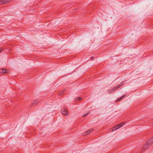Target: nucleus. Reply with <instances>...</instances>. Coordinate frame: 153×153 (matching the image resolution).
I'll return each instance as SVG.
<instances>
[{
    "mask_svg": "<svg viewBox=\"0 0 153 153\" xmlns=\"http://www.w3.org/2000/svg\"><path fill=\"white\" fill-rule=\"evenodd\" d=\"M88 114H89V113H86V114H84L82 116L83 117H85L86 116H87Z\"/></svg>",
    "mask_w": 153,
    "mask_h": 153,
    "instance_id": "obj_12",
    "label": "nucleus"
},
{
    "mask_svg": "<svg viewBox=\"0 0 153 153\" xmlns=\"http://www.w3.org/2000/svg\"><path fill=\"white\" fill-rule=\"evenodd\" d=\"M150 145H148L147 143L143 147V149L145 150L147 149L148 147H149Z\"/></svg>",
    "mask_w": 153,
    "mask_h": 153,
    "instance_id": "obj_7",
    "label": "nucleus"
},
{
    "mask_svg": "<svg viewBox=\"0 0 153 153\" xmlns=\"http://www.w3.org/2000/svg\"><path fill=\"white\" fill-rule=\"evenodd\" d=\"M78 100H79V101H80L81 100V98L80 97H78Z\"/></svg>",
    "mask_w": 153,
    "mask_h": 153,
    "instance_id": "obj_15",
    "label": "nucleus"
},
{
    "mask_svg": "<svg viewBox=\"0 0 153 153\" xmlns=\"http://www.w3.org/2000/svg\"><path fill=\"white\" fill-rule=\"evenodd\" d=\"M151 123H152V124H153V122H152Z\"/></svg>",
    "mask_w": 153,
    "mask_h": 153,
    "instance_id": "obj_16",
    "label": "nucleus"
},
{
    "mask_svg": "<svg viewBox=\"0 0 153 153\" xmlns=\"http://www.w3.org/2000/svg\"><path fill=\"white\" fill-rule=\"evenodd\" d=\"M38 100H36L34 102H33V103L32 104L33 105H36L37 103H38Z\"/></svg>",
    "mask_w": 153,
    "mask_h": 153,
    "instance_id": "obj_10",
    "label": "nucleus"
},
{
    "mask_svg": "<svg viewBox=\"0 0 153 153\" xmlns=\"http://www.w3.org/2000/svg\"><path fill=\"white\" fill-rule=\"evenodd\" d=\"M93 130V129H90L88 131L86 132L85 134L88 135V134H89Z\"/></svg>",
    "mask_w": 153,
    "mask_h": 153,
    "instance_id": "obj_8",
    "label": "nucleus"
},
{
    "mask_svg": "<svg viewBox=\"0 0 153 153\" xmlns=\"http://www.w3.org/2000/svg\"><path fill=\"white\" fill-rule=\"evenodd\" d=\"M147 143L148 145H151L153 143V137L149 139Z\"/></svg>",
    "mask_w": 153,
    "mask_h": 153,
    "instance_id": "obj_6",
    "label": "nucleus"
},
{
    "mask_svg": "<svg viewBox=\"0 0 153 153\" xmlns=\"http://www.w3.org/2000/svg\"><path fill=\"white\" fill-rule=\"evenodd\" d=\"M3 48H1L0 49V53L1 52L3 51Z\"/></svg>",
    "mask_w": 153,
    "mask_h": 153,
    "instance_id": "obj_13",
    "label": "nucleus"
},
{
    "mask_svg": "<svg viewBox=\"0 0 153 153\" xmlns=\"http://www.w3.org/2000/svg\"><path fill=\"white\" fill-rule=\"evenodd\" d=\"M62 113L64 115L66 116L68 114V111L65 108H63L61 111Z\"/></svg>",
    "mask_w": 153,
    "mask_h": 153,
    "instance_id": "obj_3",
    "label": "nucleus"
},
{
    "mask_svg": "<svg viewBox=\"0 0 153 153\" xmlns=\"http://www.w3.org/2000/svg\"><path fill=\"white\" fill-rule=\"evenodd\" d=\"M0 72L2 73H7L8 74L9 73V71L8 70H6L5 69H1L0 70Z\"/></svg>",
    "mask_w": 153,
    "mask_h": 153,
    "instance_id": "obj_5",
    "label": "nucleus"
},
{
    "mask_svg": "<svg viewBox=\"0 0 153 153\" xmlns=\"http://www.w3.org/2000/svg\"><path fill=\"white\" fill-rule=\"evenodd\" d=\"M125 97V95H123V96H121L120 99H119L117 101V102L119 101L121 99H122L123 97Z\"/></svg>",
    "mask_w": 153,
    "mask_h": 153,
    "instance_id": "obj_11",
    "label": "nucleus"
},
{
    "mask_svg": "<svg viewBox=\"0 0 153 153\" xmlns=\"http://www.w3.org/2000/svg\"><path fill=\"white\" fill-rule=\"evenodd\" d=\"M122 86L121 84H119V85H117V86L114 87L113 88L109 90H108V92L109 93H112L115 91L117 89L119 88H120V87H121Z\"/></svg>",
    "mask_w": 153,
    "mask_h": 153,
    "instance_id": "obj_1",
    "label": "nucleus"
},
{
    "mask_svg": "<svg viewBox=\"0 0 153 153\" xmlns=\"http://www.w3.org/2000/svg\"><path fill=\"white\" fill-rule=\"evenodd\" d=\"M125 123L124 122H123L119 124L116 126L114 128H113L112 130L113 131H115L116 130L120 128L121 127L124 125Z\"/></svg>",
    "mask_w": 153,
    "mask_h": 153,
    "instance_id": "obj_2",
    "label": "nucleus"
},
{
    "mask_svg": "<svg viewBox=\"0 0 153 153\" xmlns=\"http://www.w3.org/2000/svg\"><path fill=\"white\" fill-rule=\"evenodd\" d=\"M64 91H65V90H63V91L60 92L59 94V95L60 96V95H61L62 94H63L64 93Z\"/></svg>",
    "mask_w": 153,
    "mask_h": 153,
    "instance_id": "obj_9",
    "label": "nucleus"
},
{
    "mask_svg": "<svg viewBox=\"0 0 153 153\" xmlns=\"http://www.w3.org/2000/svg\"><path fill=\"white\" fill-rule=\"evenodd\" d=\"M11 0H1L0 1V4H5L10 1Z\"/></svg>",
    "mask_w": 153,
    "mask_h": 153,
    "instance_id": "obj_4",
    "label": "nucleus"
},
{
    "mask_svg": "<svg viewBox=\"0 0 153 153\" xmlns=\"http://www.w3.org/2000/svg\"><path fill=\"white\" fill-rule=\"evenodd\" d=\"M94 58V57L93 56H92V57H91L90 59H91V60L93 59Z\"/></svg>",
    "mask_w": 153,
    "mask_h": 153,
    "instance_id": "obj_14",
    "label": "nucleus"
},
{
    "mask_svg": "<svg viewBox=\"0 0 153 153\" xmlns=\"http://www.w3.org/2000/svg\"><path fill=\"white\" fill-rule=\"evenodd\" d=\"M141 153L142 152H140Z\"/></svg>",
    "mask_w": 153,
    "mask_h": 153,
    "instance_id": "obj_17",
    "label": "nucleus"
}]
</instances>
